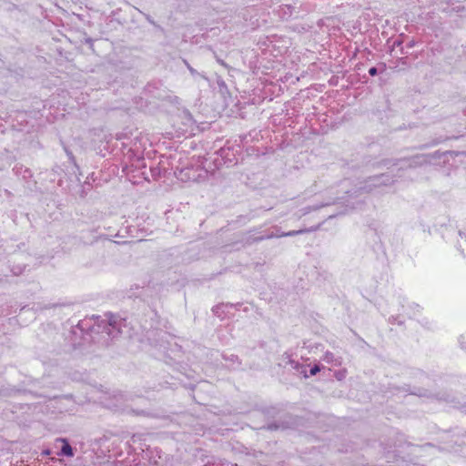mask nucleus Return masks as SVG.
<instances>
[{
  "instance_id": "obj_1",
  "label": "nucleus",
  "mask_w": 466,
  "mask_h": 466,
  "mask_svg": "<svg viewBox=\"0 0 466 466\" xmlns=\"http://www.w3.org/2000/svg\"><path fill=\"white\" fill-rule=\"evenodd\" d=\"M394 181L395 179L392 176L388 173H382L370 177L366 180L359 182L354 189H347L345 193L349 198L358 197L363 193H370L376 187L391 185Z\"/></svg>"
},
{
  "instance_id": "obj_2",
  "label": "nucleus",
  "mask_w": 466,
  "mask_h": 466,
  "mask_svg": "<svg viewBox=\"0 0 466 466\" xmlns=\"http://www.w3.org/2000/svg\"><path fill=\"white\" fill-rule=\"evenodd\" d=\"M104 317L105 319H102L100 321L101 325L103 324L104 330L108 334V336L113 338L116 337L117 333L121 332V325L124 319L110 312L106 313Z\"/></svg>"
},
{
  "instance_id": "obj_3",
  "label": "nucleus",
  "mask_w": 466,
  "mask_h": 466,
  "mask_svg": "<svg viewBox=\"0 0 466 466\" xmlns=\"http://www.w3.org/2000/svg\"><path fill=\"white\" fill-rule=\"evenodd\" d=\"M316 229H317V228H303V229H299V230H291V231H288L287 233H281V234H274V232H271L269 234L261 235L258 237L249 236L246 241L248 244H252L255 242H259V241H262L265 239H270L273 238L294 237V236L301 235L304 233L311 232Z\"/></svg>"
},
{
  "instance_id": "obj_4",
  "label": "nucleus",
  "mask_w": 466,
  "mask_h": 466,
  "mask_svg": "<svg viewBox=\"0 0 466 466\" xmlns=\"http://www.w3.org/2000/svg\"><path fill=\"white\" fill-rule=\"evenodd\" d=\"M443 153L436 151L432 154H421L414 156L413 157L406 160L409 167H416L426 164H431L433 159L440 158Z\"/></svg>"
},
{
  "instance_id": "obj_5",
  "label": "nucleus",
  "mask_w": 466,
  "mask_h": 466,
  "mask_svg": "<svg viewBox=\"0 0 466 466\" xmlns=\"http://www.w3.org/2000/svg\"><path fill=\"white\" fill-rule=\"evenodd\" d=\"M56 441H60L63 443L61 450L59 452H57V455L59 456H66V457H73L74 456V451L71 445L69 444L68 441L65 438H58L56 439Z\"/></svg>"
},
{
  "instance_id": "obj_6",
  "label": "nucleus",
  "mask_w": 466,
  "mask_h": 466,
  "mask_svg": "<svg viewBox=\"0 0 466 466\" xmlns=\"http://www.w3.org/2000/svg\"><path fill=\"white\" fill-rule=\"evenodd\" d=\"M224 360L228 362V367L231 369H238L240 365V361L238 357L234 354H225L223 355Z\"/></svg>"
},
{
  "instance_id": "obj_7",
  "label": "nucleus",
  "mask_w": 466,
  "mask_h": 466,
  "mask_svg": "<svg viewBox=\"0 0 466 466\" xmlns=\"http://www.w3.org/2000/svg\"><path fill=\"white\" fill-rule=\"evenodd\" d=\"M323 360L327 363L333 364L334 366H339L341 364V361L330 351L325 352Z\"/></svg>"
},
{
  "instance_id": "obj_8",
  "label": "nucleus",
  "mask_w": 466,
  "mask_h": 466,
  "mask_svg": "<svg viewBox=\"0 0 466 466\" xmlns=\"http://www.w3.org/2000/svg\"><path fill=\"white\" fill-rule=\"evenodd\" d=\"M329 205H330V203H323L321 205H317V206H312V207L311 206L306 207V208H304L301 210L302 211V215L309 214L311 211L318 210L320 208H323V207H326V206H329Z\"/></svg>"
},
{
  "instance_id": "obj_9",
  "label": "nucleus",
  "mask_w": 466,
  "mask_h": 466,
  "mask_svg": "<svg viewBox=\"0 0 466 466\" xmlns=\"http://www.w3.org/2000/svg\"><path fill=\"white\" fill-rule=\"evenodd\" d=\"M185 64L187 67V69L189 70L190 74L193 76H201L196 69H194L187 61H185Z\"/></svg>"
},
{
  "instance_id": "obj_10",
  "label": "nucleus",
  "mask_w": 466,
  "mask_h": 466,
  "mask_svg": "<svg viewBox=\"0 0 466 466\" xmlns=\"http://www.w3.org/2000/svg\"><path fill=\"white\" fill-rule=\"evenodd\" d=\"M320 371V366L319 365H314L310 370H309V374L310 376H314L316 375L317 373H319Z\"/></svg>"
},
{
  "instance_id": "obj_11",
  "label": "nucleus",
  "mask_w": 466,
  "mask_h": 466,
  "mask_svg": "<svg viewBox=\"0 0 466 466\" xmlns=\"http://www.w3.org/2000/svg\"><path fill=\"white\" fill-rule=\"evenodd\" d=\"M369 74L371 76H374L378 74V69L377 67L375 66H372L369 69Z\"/></svg>"
},
{
  "instance_id": "obj_12",
  "label": "nucleus",
  "mask_w": 466,
  "mask_h": 466,
  "mask_svg": "<svg viewBox=\"0 0 466 466\" xmlns=\"http://www.w3.org/2000/svg\"><path fill=\"white\" fill-rule=\"evenodd\" d=\"M443 140H444V139H441V138L434 139V140L431 142V146H437V145H439L440 143H441Z\"/></svg>"
},
{
  "instance_id": "obj_13",
  "label": "nucleus",
  "mask_w": 466,
  "mask_h": 466,
  "mask_svg": "<svg viewBox=\"0 0 466 466\" xmlns=\"http://www.w3.org/2000/svg\"><path fill=\"white\" fill-rule=\"evenodd\" d=\"M412 309L416 310V311H420V307L419 304H416V303H412L410 306Z\"/></svg>"
},
{
  "instance_id": "obj_14",
  "label": "nucleus",
  "mask_w": 466,
  "mask_h": 466,
  "mask_svg": "<svg viewBox=\"0 0 466 466\" xmlns=\"http://www.w3.org/2000/svg\"><path fill=\"white\" fill-rule=\"evenodd\" d=\"M274 228L276 229V233L275 234H281V233H283L282 231L279 230V228L278 227H275Z\"/></svg>"
},
{
  "instance_id": "obj_15",
  "label": "nucleus",
  "mask_w": 466,
  "mask_h": 466,
  "mask_svg": "<svg viewBox=\"0 0 466 466\" xmlns=\"http://www.w3.org/2000/svg\"><path fill=\"white\" fill-rule=\"evenodd\" d=\"M50 453L51 452H50L49 450H46V451H43V454H45V455H49Z\"/></svg>"
},
{
  "instance_id": "obj_16",
  "label": "nucleus",
  "mask_w": 466,
  "mask_h": 466,
  "mask_svg": "<svg viewBox=\"0 0 466 466\" xmlns=\"http://www.w3.org/2000/svg\"><path fill=\"white\" fill-rule=\"evenodd\" d=\"M395 320H396V318H395L394 316H391V317L390 318V322H393V321H395Z\"/></svg>"
},
{
  "instance_id": "obj_17",
  "label": "nucleus",
  "mask_w": 466,
  "mask_h": 466,
  "mask_svg": "<svg viewBox=\"0 0 466 466\" xmlns=\"http://www.w3.org/2000/svg\"><path fill=\"white\" fill-rule=\"evenodd\" d=\"M407 46H408V47H412L414 46V43L413 42H410Z\"/></svg>"
},
{
  "instance_id": "obj_18",
  "label": "nucleus",
  "mask_w": 466,
  "mask_h": 466,
  "mask_svg": "<svg viewBox=\"0 0 466 466\" xmlns=\"http://www.w3.org/2000/svg\"><path fill=\"white\" fill-rule=\"evenodd\" d=\"M268 429L272 430V429H277V427L275 425H269L268 426Z\"/></svg>"
},
{
  "instance_id": "obj_19",
  "label": "nucleus",
  "mask_w": 466,
  "mask_h": 466,
  "mask_svg": "<svg viewBox=\"0 0 466 466\" xmlns=\"http://www.w3.org/2000/svg\"><path fill=\"white\" fill-rule=\"evenodd\" d=\"M400 42H398V41L394 42V46H400Z\"/></svg>"
}]
</instances>
